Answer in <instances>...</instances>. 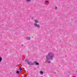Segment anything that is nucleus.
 Here are the masks:
<instances>
[{
    "label": "nucleus",
    "mask_w": 77,
    "mask_h": 77,
    "mask_svg": "<svg viewBox=\"0 0 77 77\" xmlns=\"http://www.w3.org/2000/svg\"><path fill=\"white\" fill-rule=\"evenodd\" d=\"M54 53L49 52L48 55L46 56L47 59V61L48 63H50V61L49 60H53V58L54 57Z\"/></svg>",
    "instance_id": "f257e3e1"
},
{
    "label": "nucleus",
    "mask_w": 77,
    "mask_h": 77,
    "mask_svg": "<svg viewBox=\"0 0 77 77\" xmlns=\"http://www.w3.org/2000/svg\"><path fill=\"white\" fill-rule=\"evenodd\" d=\"M27 64H28V65H33V63H32V62H28Z\"/></svg>",
    "instance_id": "f03ea898"
},
{
    "label": "nucleus",
    "mask_w": 77,
    "mask_h": 77,
    "mask_svg": "<svg viewBox=\"0 0 77 77\" xmlns=\"http://www.w3.org/2000/svg\"><path fill=\"white\" fill-rule=\"evenodd\" d=\"M34 63H35V64L36 65H39V64L38 63H36V61H34Z\"/></svg>",
    "instance_id": "7ed1b4c3"
},
{
    "label": "nucleus",
    "mask_w": 77,
    "mask_h": 77,
    "mask_svg": "<svg viewBox=\"0 0 77 77\" xmlns=\"http://www.w3.org/2000/svg\"><path fill=\"white\" fill-rule=\"evenodd\" d=\"M30 37H26V39H27V40H30Z\"/></svg>",
    "instance_id": "20e7f679"
},
{
    "label": "nucleus",
    "mask_w": 77,
    "mask_h": 77,
    "mask_svg": "<svg viewBox=\"0 0 77 77\" xmlns=\"http://www.w3.org/2000/svg\"><path fill=\"white\" fill-rule=\"evenodd\" d=\"M19 70H20V72H22V71H23V70H22V68L21 67V66L20 67Z\"/></svg>",
    "instance_id": "39448f33"
},
{
    "label": "nucleus",
    "mask_w": 77,
    "mask_h": 77,
    "mask_svg": "<svg viewBox=\"0 0 77 77\" xmlns=\"http://www.w3.org/2000/svg\"><path fill=\"white\" fill-rule=\"evenodd\" d=\"M25 62H27V63H28V62H29V60H28L27 59H26L25 60Z\"/></svg>",
    "instance_id": "423d86ee"
},
{
    "label": "nucleus",
    "mask_w": 77,
    "mask_h": 77,
    "mask_svg": "<svg viewBox=\"0 0 77 77\" xmlns=\"http://www.w3.org/2000/svg\"><path fill=\"white\" fill-rule=\"evenodd\" d=\"M34 26H35V27H37V26H38V24L37 23H35L34 24Z\"/></svg>",
    "instance_id": "0eeeda50"
},
{
    "label": "nucleus",
    "mask_w": 77,
    "mask_h": 77,
    "mask_svg": "<svg viewBox=\"0 0 77 77\" xmlns=\"http://www.w3.org/2000/svg\"><path fill=\"white\" fill-rule=\"evenodd\" d=\"M40 74H42L44 73V72H43L42 71H41L40 72Z\"/></svg>",
    "instance_id": "6e6552de"
},
{
    "label": "nucleus",
    "mask_w": 77,
    "mask_h": 77,
    "mask_svg": "<svg viewBox=\"0 0 77 77\" xmlns=\"http://www.w3.org/2000/svg\"><path fill=\"white\" fill-rule=\"evenodd\" d=\"M2 60V58L1 57H0V62H1Z\"/></svg>",
    "instance_id": "1a4fd4ad"
},
{
    "label": "nucleus",
    "mask_w": 77,
    "mask_h": 77,
    "mask_svg": "<svg viewBox=\"0 0 77 77\" xmlns=\"http://www.w3.org/2000/svg\"><path fill=\"white\" fill-rule=\"evenodd\" d=\"M35 23H38V22L36 20H35Z\"/></svg>",
    "instance_id": "9d476101"
},
{
    "label": "nucleus",
    "mask_w": 77,
    "mask_h": 77,
    "mask_svg": "<svg viewBox=\"0 0 77 77\" xmlns=\"http://www.w3.org/2000/svg\"><path fill=\"white\" fill-rule=\"evenodd\" d=\"M37 26V27H38V28H39L40 27V26L39 24Z\"/></svg>",
    "instance_id": "9b49d317"
},
{
    "label": "nucleus",
    "mask_w": 77,
    "mask_h": 77,
    "mask_svg": "<svg viewBox=\"0 0 77 77\" xmlns=\"http://www.w3.org/2000/svg\"><path fill=\"white\" fill-rule=\"evenodd\" d=\"M45 3H47V2H49L48 1H45Z\"/></svg>",
    "instance_id": "f8f14e48"
},
{
    "label": "nucleus",
    "mask_w": 77,
    "mask_h": 77,
    "mask_svg": "<svg viewBox=\"0 0 77 77\" xmlns=\"http://www.w3.org/2000/svg\"><path fill=\"white\" fill-rule=\"evenodd\" d=\"M17 74H19V71H17L16 72Z\"/></svg>",
    "instance_id": "ddd939ff"
},
{
    "label": "nucleus",
    "mask_w": 77,
    "mask_h": 77,
    "mask_svg": "<svg viewBox=\"0 0 77 77\" xmlns=\"http://www.w3.org/2000/svg\"><path fill=\"white\" fill-rule=\"evenodd\" d=\"M55 10H57V7H55Z\"/></svg>",
    "instance_id": "4468645a"
},
{
    "label": "nucleus",
    "mask_w": 77,
    "mask_h": 77,
    "mask_svg": "<svg viewBox=\"0 0 77 77\" xmlns=\"http://www.w3.org/2000/svg\"><path fill=\"white\" fill-rule=\"evenodd\" d=\"M26 2H30L31 0H26Z\"/></svg>",
    "instance_id": "2eb2a0df"
},
{
    "label": "nucleus",
    "mask_w": 77,
    "mask_h": 77,
    "mask_svg": "<svg viewBox=\"0 0 77 77\" xmlns=\"http://www.w3.org/2000/svg\"><path fill=\"white\" fill-rule=\"evenodd\" d=\"M22 47H23V45H22Z\"/></svg>",
    "instance_id": "dca6fc26"
}]
</instances>
